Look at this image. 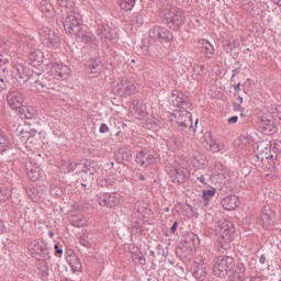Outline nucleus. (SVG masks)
Segmentation results:
<instances>
[{"instance_id":"1","label":"nucleus","mask_w":281,"mask_h":281,"mask_svg":"<svg viewBox=\"0 0 281 281\" xmlns=\"http://www.w3.org/2000/svg\"><path fill=\"white\" fill-rule=\"evenodd\" d=\"M161 23L170 30L177 31L186 23V12L177 7H169L159 14Z\"/></svg>"},{"instance_id":"2","label":"nucleus","mask_w":281,"mask_h":281,"mask_svg":"<svg viewBox=\"0 0 281 281\" xmlns=\"http://www.w3.org/2000/svg\"><path fill=\"white\" fill-rule=\"evenodd\" d=\"M149 38L151 40L148 42L147 52H149V54H157L159 46L155 44V41H158V43H170L175 36L165 27L154 26L149 30Z\"/></svg>"},{"instance_id":"3","label":"nucleus","mask_w":281,"mask_h":281,"mask_svg":"<svg viewBox=\"0 0 281 281\" xmlns=\"http://www.w3.org/2000/svg\"><path fill=\"white\" fill-rule=\"evenodd\" d=\"M236 267V260L232 256L220 255L214 259L213 273L217 278H226L228 273L234 271Z\"/></svg>"},{"instance_id":"4","label":"nucleus","mask_w":281,"mask_h":281,"mask_svg":"<svg viewBox=\"0 0 281 281\" xmlns=\"http://www.w3.org/2000/svg\"><path fill=\"white\" fill-rule=\"evenodd\" d=\"M29 249L31 256L36 258V260H41V258L45 261V265L52 260V256H49V248H47V244L43 240H34L29 245Z\"/></svg>"},{"instance_id":"5","label":"nucleus","mask_w":281,"mask_h":281,"mask_svg":"<svg viewBox=\"0 0 281 281\" xmlns=\"http://www.w3.org/2000/svg\"><path fill=\"white\" fill-rule=\"evenodd\" d=\"M97 202L103 207H117L122 203V195L117 192L97 194Z\"/></svg>"},{"instance_id":"6","label":"nucleus","mask_w":281,"mask_h":281,"mask_svg":"<svg viewBox=\"0 0 281 281\" xmlns=\"http://www.w3.org/2000/svg\"><path fill=\"white\" fill-rule=\"evenodd\" d=\"M63 25L66 34H75L76 36L82 30V20L80 15L71 13L63 21Z\"/></svg>"},{"instance_id":"7","label":"nucleus","mask_w":281,"mask_h":281,"mask_svg":"<svg viewBox=\"0 0 281 281\" xmlns=\"http://www.w3.org/2000/svg\"><path fill=\"white\" fill-rule=\"evenodd\" d=\"M40 36L44 45H46V47L49 49H58V47H60V36L48 27L42 29L40 31Z\"/></svg>"},{"instance_id":"8","label":"nucleus","mask_w":281,"mask_h":281,"mask_svg":"<svg viewBox=\"0 0 281 281\" xmlns=\"http://www.w3.org/2000/svg\"><path fill=\"white\" fill-rule=\"evenodd\" d=\"M97 36L101 38L102 43H109V41H117V32L113 31L106 23H99L95 31Z\"/></svg>"},{"instance_id":"9","label":"nucleus","mask_w":281,"mask_h":281,"mask_svg":"<svg viewBox=\"0 0 281 281\" xmlns=\"http://www.w3.org/2000/svg\"><path fill=\"white\" fill-rule=\"evenodd\" d=\"M191 273L195 280H205V277L207 276V261L199 257L191 267Z\"/></svg>"},{"instance_id":"10","label":"nucleus","mask_w":281,"mask_h":281,"mask_svg":"<svg viewBox=\"0 0 281 281\" xmlns=\"http://www.w3.org/2000/svg\"><path fill=\"white\" fill-rule=\"evenodd\" d=\"M258 154L256 155V158L260 161H265V159H272V161L278 160V154L276 151H271V145L269 143H261L257 147Z\"/></svg>"},{"instance_id":"11","label":"nucleus","mask_w":281,"mask_h":281,"mask_svg":"<svg viewBox=\"0 0 281 281\" xmlns=\"http://www.w3.org/2000/svg\"><path fill=\"white\" fill-rule=\"evenodd\" d=\"M156 160L157 158L155 157V154L148 150H140L136 154V164H138V166L148 168V166L155 164Z\"/></svg>"},{"instance_id":"12","label":"nucleus","mask_w":281,"mask_h":281,"mask_svg":"<svg viewBox=\"0 0 281 281\" xmlns=\"http://www.w3.org/2000/svg\"><path fill=\"white\" fill-rule=\"evenodd\" d=\"M217 229L223 237L228 236V238H232L236 234V226L228 220H220L217 222Z\"/></svg>"},{"instance_id":"13","label":"nucleus","mask_w":281,"mask_h":281,"mask_svg":"<svg viewBox=\"0 0 281 281\" xmlns=\"http://www.w3.org/2000/svg\"><path fill=\"white\" fill-rule=\"evenodd\" d=\"M75 36H76V40L79 41L80 43H86V45H89L92 52H95V49H98V43H95V36H93V34L87 31H81Z\"/></svg>"},{"instance_id":"14","label":"nucleus","mask_w":281,"mask_h":281,"mask_svg":"<svg viewBox=\"0 0 281 281\" xmlns=\"http://www.w3.org/2000/svg\"><path fill=\"white\" fill-rule=\"evenodd\" d=\"M50 74L54 78H57V80H67L69 76V67L54 63L50 68Z\"/></svg>"},{"instance_id":"15","label":"nucleus","mask_w":281,"mask_h":281,"mask_svg":"<svg viewBox=\"0 0 281 281\" xmlns=\"http://www.w3.org/2000/svg\"><path fill=\"white\" fill-rule=\"evenodd\" d=\"M7 102L10 106V109H13L16 111V109H21L23 104V94L19 91H11L7 95Z\"/></svg>"},{"instance_id":"16","label":"nucleus","mask_w":281,"mask_h":281,"mask_svg":"<svg viewBox=\"0 0 281 281\" xmlns=\"http://www.w3.org/2000/svg\"><path fill=\"white\" fill-rule=\"evenodd\" d=\"M175 117L181 131H186L188 126H192V120H190L192 117V114L190 112H178V115L175 114Z\"/></svg>"},{"instance_id":"17","label":"nucleus","mask_w":281,"mask_h":281,"mask_svg":"<svg viewBox=\"0 0 281 281\" xmlns=\"http://www.w3.org/2000/svg\"><path fill=\"white\" fill-rule=\"evenodd\" d=\"M137 91V87L135 86V81L133 79L124 78L121 81L120 94L125 93V95H131Z\"/></svg>"},{"instance_id":"18","label":"nucleus","mask_w":281,"mask_h":281,"mask_svg":"<svg viewBox=\"0 0 281 281\" xmlns=\"http://www.w3.org/2000/svg\"><path fill=\"white\" fill-rule=\"evenodd\" d=\"M260 128L265 135H273L278 133V127L273 125V122L267 117H261Z\"/></svg>"},{"instance_id":"19","label":"nucleus","mask_w":281,"mask_h":281,"mask_svg":"<svg viewBox=\"0 0 281 281\" xmlns=\"http://www.w3.org/2000/svg\"><path fill=\"white\" fill-rule=\"evenodd\" d=\"M238 196L236 194L227 195L222 200V206L224 210H227L228 212L232 210H236L238 207Z\"/></svg>"},{"instance_id":"20","label":"nucleus","mask_w":281,"mask_h":281,"mask_svg":"<svg viewBox=\"0 0 281 281\" xmlns=\"http://www.w3.org/2000/svg\"><path fill=\"white\" fill-rule=\"evenodd\" d=\"M19 113L22 115V117H25V120H34V117L37 115L36 109L34 106L25 105L19 109Z\"/></svg>"},{"instance_id":"21","label":"nucleus","mask_w":281,"mask_h":281,"mask_svg":"<svg viewBox=\"0 0 281 281\" xmlns=\"http://www.w3.org/2000/svg\"><path fill=\"white\" fill-rule=\"evenodd\" d=\"M171 98L173 106H181V104H186L188 102V95L181 91H173Z\"/></svg>"},{"instance_id":"22","label":"nucleus","mask_w":281,"mask_h":281,"mask_svg":"<svg viewBox=\"0 0 281 281\" xmlns=\"http://www.w3.org/2000/svg\"><path fill=\"white\" fill-rule=\"evenodd\" d=\"M88 69H90L91 74H100L102 71V60L100 58L90 59Z\"/></svg>"},{"instance_id":"23","label":"nucleus","mask_w":281,"mask_h":281,"mask_svg":"<svg viewBox=\"0 0 281 281\" xmlns=\"http://www.w3.org/2000/svg\"><path fill=\"white\" fill-rule=\"evenodd\" d=\"M79 175L81 179H78V183H81L83 188H87V186L93 184V176H89V173L82 169L79 171Z\"/></svg>"},{"instance_id":"24","label":"nucleus","mask_w":281,"mask_h":281,"mask_svg":"<svg viewBox=\"0 0 281 281\" xmlns=\"http://www.w3.org/2000/svg\"><path fill=\"white\" fill-rule=\"evenodd\" d=\"M11 147L12 143L10 142V138L5 135V133H0V154L10 150Z\"/></svg>"},{"instance_id":"25","label":"nucleus","mask_w":281,"mask_h":281,"mask_svg":"<svg viewBox=\"0 0 281 281\" xmlns=\"http://www.w3.org/2000/svg\"><path fill=\"white\" fill-rule=\"evenodd\" d=\"M233 276L239 281L245 280V265L243 262L236 265Z\"/></svg>"},{"instance_id":"26","label":"nucleus","mask_w":281,"mask_h":281,"mask_svg":"<svg viewBox=\"0 0 281 281\" xmlns=\"http://www.w3.org/2000/svg\"><path fill=\"white\" fill-rule=\"evenodd\" d=\"M214 194H216V189L203 190L202 191V200L204 201V205H210V201L214 199Z\"/></svg>"},{"instance_id":"27","label":"nucleus","mask_w":281,"mask_h":281,"mask_svg":"<svg viewBox=\"0 0 281 281\" xmlns=\"http://www.w3.org/2000/svg\"><path fill=\"white\" fill-rule=\"evenodd\" d=\"M201 52L205 54L206 58H214V46L210 42H205L201 47Z\"/></svg>"},{"instance_id":"28","label":"nucleus","mask_w":281,"mask_h":281,"mask_svg":"<svg viewBox=\"0 0 281 281\" xmlns=\"http://www.w3.org/2000/svg\"><path fill=\"white\" fill-rule=\"evenodd\" d=\"M120 5L121 10H124L125 12H131V10L135 8V0H121Z\"/></svg>"},{"instance_id":"29","label":"nucleus","mask_w":281,"mask_h":281,"mask_svg":"<svg viewBox=\"0 0 281 281\" xmlns=\"http://www.w3.org/2000/svg\"><path fill=\"white\" fill-rule=\"evenodd\" d=\"M130 21L133 23V25H144V16H142L139 13L132 14L130 16Z\"/></svg>"},{"instance_id":"30","label":"nucleus","mask_w":281,"mask_h":281,"mask_svg":"<svg viewBox=\"0 0 281 281\" xmlns=\"http://www.w3.org/2000/svg\"><path fill=\"white\" fill-rule=\"evenodd\" d=\"M267 211H268V210L265 209V211L262 212V214H261V221H262V224H263L266 227H269V225H271V214H269Z\"/></svg>"},{"instance_id":"31","label":"nucleus","mask_w":281,"mask_h":281,"mask_svg":"<svg viewBox=\"0 0 281 281\" xmlns=\"http://www.w3.org/2000/svg\"><path fill=\"white\" fill-rule=\"evenodd\" d=\"M210 148L212 153H221V150H223V145L216 143V140H211Z\"/></svg>"},{"instance_id":"32","label":"nucleus","mask_w":281,"mask_h":281,"mask_svg":"<svg viewBox=\"0 0 281 281\" xmlns=\"http://www.w3.org/2000/svg\"><path fill=\"white\" fill-rule=\"evenodd\" d=\"M10 196V189L5 187H0V202L5 201Z\"/></svg>"},{"instance_id":"33","label":"nucleus","mask_w":281,"mask_h":281,"mask_svg":"<svg viewBox=\"0 0 281 281\" xmlns=\"http://www.w3.org/2000/svg\"><path fill=\"white\" fill-rule=\"evenodd\" d=\"M83 172H87L90 177H94L98 170L95 169L93 164H89V165H86V169H83Z\"/></svg>"},{"instance_id":"34","label":"nucleus","mask_w":281,"mask_h":281,"mask_svg":"<svg viewBox=\"0 0 281 281\" xmlns=\"http://www.w3.org/2000/svg\"><path fill=\"white\" fill-rule=\"evenodd\" d=\"M80 244L83 247H87L88 249H91L93 247V244H91V241H89V237L85 236V235L80 237Z\"/></svg>"},{"instance_id":"35","label":"nucleus","mask_w":281,"mask_h":281,"mask_svg":"<svg viewBox=\"0 0 281 281\" xmlns=\"http://www.w3.org/2000/svg\"><path fill=\"white\" fill-rule=\"evenodd\" d=\"M269 145H270V148H272L273 153H281V140H274Z\"/></svg>"},{"instance_id":"36","label":"nucleus","mask_w":281,"mask_h":281,"mask_svg":"<svg viewBox=\"0 0 281 281\" xmlns=\"http://www.w3.org/2000/svg\"><path fill=\"white\" fill-rule=\"evenodd\" d=\"M156 255L158 258H164V256H166V250L164 249V246L161 244L157 245Z\"/></svg>"},{"instance_id":"37","label":"nucleus","mask_w":281,"mask_h":281,"mask_svg":"<svg viewBox=\"0 0 281 281\" xmlns=\"http://www.w3.org/2000/svg\"><path fill=\"white\" fill-rule=\"evenodd\" d=\"M37 131L36 130H22L21 135H29V137L32 139V137H35Z\"/></svg>"},{"instance_id":"38","label":"nucleus","mask_w":281,"mask_h":281,"mask_svg":"<svg viewBox=\"0 0 281 281\" xmlns=\"http://www.w3.org/2000/svg\"><path fill=\"white\" fill-rule=\"evenodd\" d=\"M228 249H229V245H227V244L217 245V251L220 254H227Z\"/></svg>"},{"instance_id":"39","label":"nucleus","mask_w":281,"mask_h":281,"mask_svg":"<svg viewBox=\"0 0 281 281\" xmlns=\"http://www.w3.org/2000/svg\"><path fill=\"white\" fill-rule=\"evenodd\" d=\"M41 177V175L38 173V171H34V170H31L29 172V179L31 181H38V178Z\"/></svg>"},{"instance_id":"40","label":"nucleus","mask_w":281,"mask_h":281,"mask_svg":"<svg viewBox=\"0 0 281 281\" xmlns=\"http://www.w3.org/2000/svg\"><path fill=\"white\" fill-rule=\"evenodd\" d=\"M134 260L135 262H138V265H146V258L142 255H136Z\"/></svg>"},{"instance_id":"41","label":"nucleus","mask_w":281,"mask_h":281,"mask_svg":"<svg viewBox=\"0 0 281 281\" xmlns=\"http://www.w3.org/2000/svg\"><path fill=\"white\" fill-rule=\"evenodd\" d=\"M131 157H132L131 153H128V151H123L122 153V159L124 161H131Z\"/></svg>"},{"instance_id":"42","label":"nucleus","mask_w":281,"mask_h":281,"mask_svg":"<svg viewBox=\"0 0 281 281\" xmlns=\"http://www.w3.org/2000/svg\"><path fill=\"white\" fill-rule=\"evenodd\" d=\"M78 166H80V164L70 162V164L68 165L69 172H74V170H76V168H78Z\"/></svg>"},{"instance_id":"43","label":"nucleus","mask_w":281,"mask_h":281,"mask_svg":"<svg viewBox=\"0 0 281 281\" xmlns=\"http://www.w3.org/2000/svg\"><path fill=\"white\" fill-rule=\"evenodd\" d=\"M38 56H40V58H43V53H41V52L33 53L31 55V60H35L36 61V58H38Z\"/></svg>"},{"instance_id":"44","label":"nucleus","mask_w":281,"mask_h":281,"mask_svg":"<svg viewBox=\"0 0 281 281\" xmlns=\"http://www.w3.org/2000/svg\"><path fill=\"white\" fill-rule=\"evenodd\" d=\"M99 131L102 134L109 133V126L106 124L102 123Z\"/></svg>"},{"instance_id":"45","label":"nucleus","mask_w":281,"mask_h":281,"mask_svg":"<svg viewBox=\"0 0 281 281\" xmlns=\"http://www.w3.org/2000/svg\"><path fill=\"white\" fill-rule=\"evenodd\" d=\"M231 87L234 88L235 92L240 93V82H232Z\"/></svg>"},{"instance_id":"46","label":"nucleus","mask_w":281,"mask_h":281,"mask_svg":"<svg viewBox=\"0 0 281 281\" xmlns=\"http://www.w3.org/2000/svg\"><path fill=\"white\" fill-rule=\"evenodd\" d=\"M238 74H240V69H238V68L233 69V75H232V78H231V82H234V78H236V76H238Z\"/></svg>"},{"instance_id":"47","label":"nucleus","mask_w":281,"mask_h":281,"mask_svg":"<svg viewBox=\"0 0 281 281\" xmlns=\"http://www.w3.org/2000/svg\"><path fill=\"white\" fill-rule=\"evenodd\" d=\"M55 251H56L57 256H63V248H60V246H58V244L55 245Z\"/></svg>"},{"instance_id":"48","label":"nucleus","mask_w":281,"mask_h":281,"mask_svg":"<svg viewBox=\"0 0 281 281\" xmlns=\"http://www.w3.org/2000/svg\"><path fill=\"white\" fill-rule=\"evenodd\" d=\"M233 106H234V111H240V112H243V106L240 105V103L234 102V103H233Z\"/></svg>"},{"instance_id":"49","label":"nucleus","mask_w":281,"mask_h":281,"mask_svg":"<svg viewBox=\"0 0 281 281\" xmlns=\"http://www.w3.org/2000/svg\"><path fill=\"white\" fill-rule=\"evenodd\" d=\"M176 271H177V273H179V276H183L186 273V271L183 270L182 266H177L176 267Z\"/></svg>"},{"instance_id":"50","label":"nucleus","mask_w":281,"mask_h":281,"mask_svg":"<svg viewBox=\"0 0 281 281\" xmlns=\"http://www.w3.org/2000/svg\"><path fill=\"white\" fill-rule=\"evenodd\" d=\"M177 227H179V223L178 222H175L172 224V226L170 227V232L171 234H175L177 232Z\"/></svg>"},{"instance_id":"51","label":"nucleus","mask_w":281,"mask_h":281,"mask_svg":"<svg viewBox=\"0 0 281 281\" xmlns=\"http://www.w3.org/2000/svg\"><path fill=\"white\" fill-rule=\"evenodd\" d=\"M190 240L193 241V245H196V243H199V236H196L195 234H192L190 236Z\"/></svg>"},{"instance_id":"52","label":"nucleus","mask_w":281,"mask_h":281,"mask_svg":"<svg viewBox=\"0 0 281 281\" xmlns=\"http://www.w3.org/2000/svg\"><path fill=\"white\" fill-rule=\"evenodd\" d=\"M236 122H238V116H231L228 119V124H236Z\"/></svg>"},{"instance_id":"53","label":"nucleus","mask_w":281,"mask_h":281,"mask_svg":"<svg viewBox=\"0 0 281 281\" xmlns=\"http://www.w3.org/2000/svg\"><path fill=\"white\" fill-rule=\"evenodd\" d=\"M52 10H54V7H52V4H48V7H42V12H52Z\"/></svg>"},{"instance_id":"54","label":"nucleus","mask_w":281,"mask_h":281,"mask_svg":"<svg viewBox=\"0 0 281 281\" xmlns=\"http://www.w3.org/2000/svg\"><path fill=\"white\" fill-rule=\"evenodd\" d=\"M57 3H59V5H61V8H67V5H68L67 0H57Z\"/></svg>"},{"instance_id":"55","label":"nucleus","mask_w":281,"mask_h":281,"mask_svg":"<svg viewBox=\"0 0 281 281\" xmlns=\"http://www.w3.org/2000/svg\"><path fill=\"white\" fill-rule=\"evenodd\" d=\"M198 181H200V183H203V186H207V182H205V176L198 177Z\"/></svg>"},{"instance_id":"56","label":"nucleus","mask_w":281,"mask_h":281,"mask_svg":"<svg viewBox=\"0 0 281 281\" xmlns=\"http://www.w3.org/2000/svg\"><path fill=\"white\" fill-rule=\"evenodd\" d=\"M259 262L260 265H265V262H267V257H265V255H261L259 258Z\"/></svg>"},{"instance_id":"57","label":"nucleus","mask_w":281,"mask_h":281,"mask_svg":"<svg viewBox=\"0 0 281 281\" xmlns=\"http://www.w3.org/2000/svg\"><path fill=\"white\" fill-rule=\"evenodd\" d=\"M175 173H176L178 177H181V175H183V170H181V169H175Z\"/></svg>"},{"instance_id":"58","label":"nucleus","mask_w":281,"mask_h":281,"mask_svg":"<svg viewBox=\"0 0 281 281\" xmlns=\"http://www.w3.org/2000/svg\"><path fill=\"white\" fill-rule=\"evenodd\" d=\"M20 78L22 80H24V82H27V80H30V77L25 76V75H20Z\"/></svg>"},{"instance_id":"59","label":"nucleus","mask_w":281,"mask_h":281,"mask_svg":"<svg viewBox=\"0 0 281 281\" xmlns=\"http://www.w3.org/2000/svg\"><path fill=\"white\" fill-rule=\"evenodd\" d=\"M21 135H22L23 139H31L30 134H21Z\"/></svg>"},{"instance_id":"60","label":"nucleus","mask_w":281,"mask_h":281,"mask_svg":"<svg viewBox=\"0 0 281 281\" xmlns=\"http://www.w3.org/2000/svg\"><path fill=\"white\" fill-rule=\"evenodd\" d=\"M150 256H153V258H157V251L151 250V251H150Z\"/></svg>"},{"instance_id":"61","label":"nucleus","mask_w":281,"mask_h":281,"mask_svg":"<svg viewBox=\"0 0 281 281\" xmlns=\"http://www.w3.org/2000/svg\"><path fill=\"white\" fill-rule=\"evenodd\" d=\"M138 179H139L140 181H146V177H145L144 175H139V176H138Z\"/></svg>"},{"instance_id":"62","label":"nucleus","mask_w":281,"mask_h":281,"mask_svg":"<svg viewBox=\"0 0 281 281\" xmlns=\"http://www.w3.org/2000/svg\"><path fill=\"white\" fill-rule=\"evenodd\" d=\"M237 100H238L239 104H243V97H238Z\"/></svg>"},{"instance_id":"63","label":"nucleus","mask_w":281,"mask_h":281,"mask_svg":"<svg viewBox=\"0 0 281 281\" xmlns=\"http://www.w3.org/2000/svg\"><path fill=\"white\" fill-rule=\"evenodd\" d=\"M48 235L50 238H54V232L49 231Z\"/></svg>"},{"instance_id":"64","label":"nucleus","mask_w":281,"mask_h":281,"mask_svg":"<svg viewBox=\"0 0 281 281\" xmlns=\"http://www.w3.org/2000/svg\"><path fill=\"white\" fill-rule=\"evenodd\" d=\"M240 281H254V280H251V279H249V278H245V279H243V280H240Z\"/></svg>"}]
</instances>
